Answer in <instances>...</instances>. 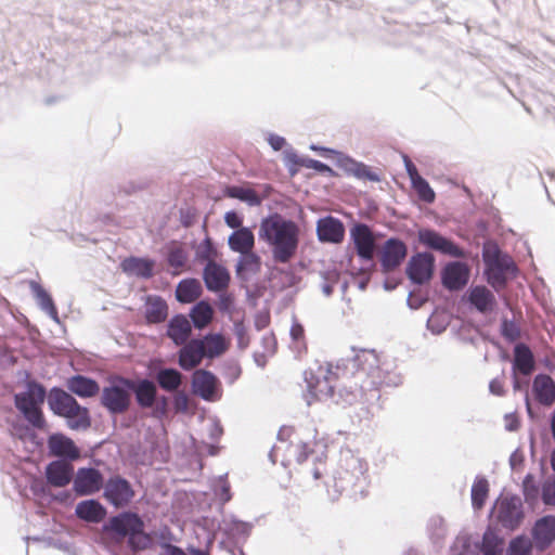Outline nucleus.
<instances>
[{
    "label": "nucleus",
    "mask_w": 555,
    "mask_h": 555,
    "mask_svg": "<svg viewBox=\"0 0 555 555\" xmlns=\"http://www.w3.org/2000/svg\"><path fill=\"white\" fill-rule=\"evenodd\" d=\"M259 236L272 247L274 260L286 263L296 254L299 229L294 221L273 215L262 220Z\"/></svg>",
    "instance_id": "1"
},
{
    "label": "nucleus",
    "mask_w": 555,
    "mask_h": 555,
    "mask_svg": "<svg viewBox=\"0 0 555 555\" xmlns=\"http://www.w3.org/2000/svg\"><path fill=\"white\" fill-rule=\"evenodd\" d=\"M103 529L116 542L128 538V545L134 552L150 548L153 543L152 537L144 532L143 520L134 513H121L109 518Z\"/></svg>",
    "instance_id": "2"
},
{
    "label": "nucleus",
    "mask_w": 555,
    "mask_h": 555,
    "mask_svg": "<svg viewBox=\"0 0 555 555\" xmlns=\"http://www.w3.org/2000/svg\"><path fill=\"white\" fill-rule=\"evenodd\" d=\"M351 371L353 385L362 391L377 389L384 383V371L378 356L371 350H361L345 366Z\"/></svg>",
    "instance_id": "3"
},
{
    "label": "nucleus",
    "mask_w": 555,
    "mask_h": 555,
    "mask_svg": "<svg viewBox=\"0 0 555 555\" xmlns=\"http://www.w3.org/2000/svg\"><path fill=\"white\" fill-rule=\"evenodd\" d=\"M367 464L350 450L343 452L335 473V487L341 492L354 488L365 478Z\"/></svg>",
    "instance_id": "4"
},
{
    "label": "nucleus",
    "mask_w": 555,
    "mask_h": 555,
    "mask_svg": "<svg viewBox=\"0 0 555 555\" xmlns=\"http://www.w3.org/2000/svg\"><path fill=\"white\" fill-rule=\"evenodd\" d=\"M134 380L117 377L102 390L101 403L112 414L125 413L131 404Z\"/></svg>",
    "instance_id": "5"
},
{
    "label": "nucleus",
    "mask_w": 555,
    "mask_h": 555,
    "mask_svg": "<svg viewBox=\"0 0 555 555\" xmlns=\"http://www.w3.org/2000/svg\"><path fill=\"white\" fill-rule=\"evenodd\" d=\"M46 391L40 385H33L27 391L15 395V405L25 418L36 428L46 426L40 404L43 403Z\"/></svg>",
    "instance_id": "6"
},
{
    "label": "nucleus",
    "mask_w": 555,
    "mask_h": 555,
    "mask_svg": "<svg viewBox=\"0 0 555 555\" xmlns=\"http://www.w3.org/2000/svg\"><path fill=\"white\" fill-rule=\"evenodd\" d=\"M485 262L487 264L488 282L494 288H502L505 286L507 276L514 274L517 270L513 259L495 249L492 253L483 254Z\"/></svg>",
    "instance_id": "7"
},
{
    "label": "nucleus",
    "mask_w": 555,
    "mask_h": 555,
    "mask_svg": "<svg viewBox=\"0 0 555 555\" xmlns=\"http://www.w3.org/2000/svg\"><path fill=\"white\" fill-rule=\"evenodd\" d=\"M336 370L339 371L340 366L337 365ZM337 378H339V373L333 372L331 366L325 372L320 369L318 374L312 371L305 373L308 391L317 400L331 398L334 395L333 382Z\"/></svg>",
    "instance_id": "8"
},
{
    "label": "nucleus",
    "mask_w": 555,
    "mask_h": 555,
    "mask_svg": "<svg viewBox=\"0 0 555 555\" xmlns=\"http://www.w3.org/2000/svg\"><path fill=\"white\" fill-rule=\"evenodd\" d=\"M495 517L503 527L516 529L524 518L520 499L513 496L499 500L495 504Z\"/></svg>",
    "instance_id": "9"
},
{
    "label": "nucleus",
    "mask_w": 555,
    "mask_h": 555,
    "mask_svg": "<svg viewBox=\"0 0 555 555\" xmlns=\"http://www.w3.org/2000/svg\"><path fill=\"white\" fill-rule=\"evenodd\" d=\"M103 475L92 467H80L73 479V489L77 495H91L103 488Z\"/></svg>",
    "instance_id": "10"
},
{
    "label": "nucleus",
    "mask_w": 555,
    "mask_h": 555,
    "mask_svg": "<svg viewBox=\"0 0 555 555\" xmlns=\"http://www.w3.org/2000/svg\"><path fill=\"white\" fill-rule=\"evenodd\" d=\"M133 496L131 485L119 476L111 477L104 486L105 500L117 508L127 506Z\"/></svg>",
    "instance_id": "11"
},
{
    "label": "nucleus",
    "mask_w": 555,
    "mask_h": 555,
    "mask_svg": "<svg viewBox=\"0 0 555 555\" xmlns=\"http://www.w3.org/2000/svg\"><path fill=\"white\" fill-rule=\"evenodd\" d=\"M435 258L428 253H418L411 257L406 274L409 279L415 284L427 283L434 273Z\"/></svg>",
    "instance_id": "12"
},
{
    "label": "nucleus",
    "mask_w": 555,
    "mask_h": 555,
    "mask_svg": "<svg viewBox=\"0 0 555 555\" xmlns=\"http://www.w3.org/2000/svg\"><path fill=\"white\" fill-rule=\"evenodd\" d=\"M406 245L398 238H389L385 242L379 261L383 272L389 273L396 270L406 257Z\"/></svg>",
    "instance_id": "13"
},
{
    "label": "nucleus",
    "mask_w": 555,
    "mask_h": 555,
    "mask_svg": "<svg viewBox=\"0 0 555 555\" xmlns=\"http://www.w3.org/2000/svg\"><path fill=\"white\" fill-rule=\"evenodd\" d=\"M418 241L426 247L440 251L441 254L452 257H463V250L452 241L446 238L438 232L430 229H422L418 231Z\"/></svg>",
    "instance_id": "14"
},
{
    "label": "nucleus",
    "mask_w": 555,
    "mask_h": 555,
    "mask_svg": "<svg viewBox=\"0 0 555 555\" xmlns=\"http://www.w3.org/2000/svg\"><path fill=\"white\" fill-rule=\"evenodd\" d=\"M350 236L358 256L366 261H372L375 251V237L371 229L364 223H358L350 230Z\"/></svg>",
    "instance_id": "15"
},
{
    "label": "nucleus",
    "mask_w": 555,
    "mask_h": 555,
    "mask_svg": "<svg viewBox=\"0 0 555 555\" xmlns=\"http://www.w3.org/2000/svg\"><path fill=\"white\" fill-rule=\"evenodd\" d=\"M205 358V348L199 338H194L182 345L178 353V364L184 371L197 367Z\"/></svg>",
    "instance_id": "16"
},
{
    "label": "nucleus",
    "mask_w": 555,
    "mask_h": 555,
    "mask_svg": "<svg viewBox=\"0 0 555 555\" xmlns=\"http://www.w3.org/2000/svg\"><path fill=\"white\" fill-rule=\"evenodd\" d=\"M203 278L206 287L211 292H221L229 286V271L221 264L209 260L204 269Z\"/></svg>",
    "instance_id": "17"
},
{
    "label": "nucleus",
    "mask_w": 555,
    "mask_h": 555,
    "mask_svg": "<svg viewBox=\"0 0 555 555\" xmlns=\"http://www.w3.org/2000/svg\"><path fill=\"white\" fill-rule=\"evenodd\" d=\"M317 234L321 242L339 244L345 237V227L340 220L328 216L318 221Z\"/></svg>",
    "instance_id": "18"
},
{
    "label": "nucleus",
    "mask_w": 555,
    "mask_h": 555,
    "mask_svg": "<svg viewBox=\"0 0 555 555\" xmlns=\"http://www.w3.org/2000/svg\"><path fill=\"white\" fill-rule=\"evenodd\" d=\"M469 280V269L463 262H451L442 271V283L450 291L463 288Z\"/></svg>",
    "instance_id": "19"
},
{
    "label": "nucleus",
    "mask_w": 555,
    "mask_h": 555,
    "mask_svg": "<svg viewBox=\"0 0 555 555\" xmlns=\"http://www.w3.org/2000/svg\"><path fill=\"white\" fill-rule=\"evenodd\" d=\"M534 545L544 551L555 541V517L544 516L537 520L532 529Z\"/></svg>",
    "instance_id": "20"
},
{
    "label": "nucleus",
    "mask_w": 555,
    "mask_h": 555,
    "mask_svg": "<svg viewBox=\"0 0 555 555\" xmlns=\"http://www.w3.org/2000/svg\"><path fill=\"white\" fill-rule=\"evenodd\" d=\"M194 391L205 400H212L218 389V378L209 371L197 370L192 377Z\"/></svg>",
    "instance_id": "21"
},
{
    "label": "nucleus",
    "mask_w": 555,
    "mask_h": 555,
    "mask_svg": "<svg viewBox=\"0 0 555 555\" xmlns=\"http://www.w3.org/2000/svg\"><path fill=\"white\" fill-rule=\"evenodd\" d=\"M50 453L57 457H67L77 460L80 457V451L75 442L63 434H53L48 439Z\"/></svg>",
    "instance_id": "22"
},
{
    "label": "nucleus",
    "mask_w": 555,
    "mask_h": 555,
    "mask_svg": "<svg viewBox=\"0 0 555 555\" xmlns=\"http://www.w3.org/2000/svg\"><path fill=\"white\" fill-rule=\"evenodd\" d=\"M74 467L64 461H53L46 468L48 482L57 488L66 487L73 479Z\"/></svg>",
    "instance_id": "23"
},
{
    "label": "nucleus",
    "mask_w": 555,
    "mask_h": 555,
    "mask_svg": "<svg viewBox=\"0 0 555 555\" xmlns=\"http://www.w3.org/2000/svg\"><path fill=\"white\" fill-rule=\"evenodd\" d=\"M467 300L481 313L492 312L496 305L495 296L483 285L472 286L467 293Z\"/></svg>",
    "instance_id": "24"
},
{
    "label": "nucleus",
    "mask_w": 555,
    "mask_h": 555,
    "mask_svg": "<svg viewBox=\"0 0 555 555\" xmlns=\"http://www.w3.org/2000/svg\"><path fill=\"white\" fill-rule=\"evenodd\" d=\"M534 399L544 406H551L555 402V382L546 374H539L532 384Z\"/></svg>",
    "instance_id": "25"
},
{
    "label": "nucleus",
    "mask_w": 555,
    "mask_h": 555,
    "mask_svg": "<svg viewBox=\"0 0 555 555\" xmlns=\"http://www.w3.org/2000/svg\"><path fill=\"white\" fill-rule=\"evenodd\" d=\"M228 243L233 251L240 253L242 255H247L255 260L258 259L257 256L251 254V250L254 249L255 246V236L250 229L241 228L234 231L229 236Z\"/></svg>",
    "instance_id": "26"
},
{
    "label": "nucleus",
    "mask_w": 555,
    "mask_h": 555,
    "mask_svg": "<svg viewBox=\"0 0 555 555\" xmlns=\"http://www.w3.org/2000/svg\"><path fill=\"white\" fill-rule=\"evenodd\" d=\"M535 370V360L531 349L522 343L514 347L513 372L529 376Z\"/></svg>",
    "instance_id": "27"
},
{
    "label": "nucleus",
    "mask_w": 555,
    "mask_h": 555,
    "mask_svg": "<svg viewBox=\"0 0 555 555\" xmlns=\"http://www.w3.org/2000/svg\"><path fill=\"white\" fill-rule=\"evenodd\" d=\"M192 333V326L189 319L183 314L172 317L167 326V336L177 345L182 346Z\"/></svg>",
    "instance_id": "28"
},
{
    "label": "nucleus",
    "mask_w": 555,
    "mask_h": 555,
    "mask_svg": "<svg viewBox=\"0 0 555 555\" xmlns=\"http://www.w3.org/2000/svg\"><path fill=\"white\" fill-rule=\"evenodd\" d=\"M75 512L78 518L94 524L102 521L106 516L105 507L95 500L79 502Z\"/></svg>",
    "instance_id": "29"
},
{
    "label": "nucleus",
    "mask_w": 555,
    "mask_h": 555,
    "mask_svg": "<svg viewBox=\"0 0 555 555\" xmlns=\"http://www.w3.org/2000/svg\"><path fill=\"white\" fill-rule=\"evenodd\" d=\"M66 386L69 391L80 398H91L100 391V386L94 379L82 375H75L68 378Z\"/></svg>",
    "instance_id": "30"
},
{
    "label": "nucleus",
    "mask_w": 555,
    "mask_h": 555,
    "mask_svg": "<svg viewBox=\"0 0 555 555\" xmlns=\"http://www.w3.org/2000/svg\"><path fill=\"white\" fill-rule=\"evenodd\" d=\"M155 262L146 258L129 257L122 260L121 269L128 274L150 279L153 276Z\"/></svg>",
    "instance_id": "31"
},
{
    "label": "nucleus",
    "mask_w": 555,
    "mask_h": 555,
    "mask_svg": "<svg viewBox=\"0 0 555 555\" xmlns=\"http://www.w3.org/2000/svg\"><path fill=\"white\" fill-rule=\"evenodd\" d=\"M168 317V306L159 296H147L145 301V318L147 323L157 324Z\"/></svg>",
    "instance_id": "32"
},
{
    "label": "nucleus",
    "mask_w": 555,
    "mask_h": 555,
    "mask_svg": "<svg viewBox=\"0 0 555 555\" xmlns=\"http://www.w3.org/2000/svg\"><path fill=\"white\" fill-rule=\"evenodd\" d=\"M77 400L68 392L54 388L49 396V405L54 414L62 416L69 412L72 408H76Z\"/></svg>",
    "instance_id": "33"
},
{
    "label": "nucleus",
    "mask_w": 555,
    "mask_h": 555,
    "mask_svg": "<svg viewBox=\"0 0 555 555\" xmlns=\"http://www.w3.org/2000/svg\"><path fill=\"white\" fill-rule=\"evenodd\" d=\"M203 293L202 285L196 279H185L179 282L176 288V298L182 304H191L197 300Z\"/></svg>",
    "instance_id": "34"
},
{
    "label": "nucleus",
    "mask_w": 555,
    "mask_h": 555,
    "mask_svg": "<svg viewBox=\"0 0 555 555\" xmlns=\"http://www.w3.org/2000/svg\"><path fill=\"white\" fill-rule=\"evenodd\" d=\"M132 392L135 395L138 404L141 408L147 409L153 406L156 399L157 389L153 382L149 379H142L138 383L134 382Z\"/></svg>",
    "instance_id": "35"
},
{
    "label": "nucleus",
    "mask_w": 555,
    "mask_h": 555,
    "mask_svg": "<svg viewBox=\"0 0 555 555\" xmlns=\"http://www.w3.org/2000/svg\"><path fill=\"white\" fill-rule=\"evenodd\" d=\"M63 417L67 420L68 427L74 430L87 429L91 426L89 410L78 402L76 408H72Z\"/></svg>",
    "instance_id": "36"
},
{
    "label": "nucleus",
    "mask_w": 555,
    "mask_h": 555,
    "mask_svg": "<svg viewBox=\"0 0 555 555\" xmlns=\"http://www.w3.org/2000/svg\"><path fill=\"white\" fill-rule=\"evenodd\" d=\"M201 340L205 348V357L209 359L220 357L229 348L228 341L221 334H208Z\"/></svg>",
    "instance_id": "37"
},
{
    "label": "nucleus",
    "mask_w": 555,
    "mask_h": 555,
    "mask_svg": "<svg viewBox=\"0 0 555 555\" xmlns=\"http://www.w3.org/2000/svg\"><path fill=\"white\" fill-rule=\"evenodd\" d=\"M190 318L196 328L203 330L212 321L214 309L207 301L202 300L191 309Z\"/></svg>",
    "instance_id": "38"
},
{
    "label": "nucleus",
    "mask_w": 555,
    "mask_h": 555,
    "mask_svg": "<svg viewBox=\"0 0 555 555\" xmlns=\"http://www.w3.org/2000/svg\"><path fill=\"white\" fill-rule=\"evenodd\" d=\"M224 195L231 198H237L247 203L249 206H258L261 204L262 198L255 190L248 186L232 185L224 190Z\"/></svg>",
    "instance_id": "39"
},
{
    "label": "nucleus",
    "mask_w": 555,
    "mask_h": 555,
    "mask_svg": "<svg viewBox=\"0 0 555 555\" xmlns=\"http://www.w3.org/2000/svg\"><path fill=\"white\" fill-rule=\"evenodd\" d=\"M504 547V539L498 532L488 528L483 533L481 552L483 555H501Z\"/></svg>",
    "instance_id": "40"
},
{
    "label": "nucleus",
    "mask_w": 555,
    "mask_h": 555,
    "mask_svg": "<svg viewBox=\"0 0 555 555\" xmlns=\"http://www.w3.org/2000/svg\"><path fill=\"white\" fill-rule=\"evenodd\" d=\"M159 387L166 391H175L182 384V374L175 369H163L156 375Z\"/></svg>",
    "instance_id": "41"
},
{
    "label": "nucleus",
    "mask_w": 555,
    "mask_h": 555,
    "mask_svg": "<svg viewBox=\"0 0 555 555\" xmlns=\"http://www.w3.org/2000/svg\"><path fill=\"white\" fill-rule=\"evenodd\" d=\"M168 264L175 270V273H180L185 267L188 261V254L183 246L178 242H172L168 246L167 254Z\"/></svg>",
    "instance_id": "42"
},
{
    "label": "nucleus",
    "mask_w": 555,
    "mask_h": 555,
    "mask_svg": "<svg viewBox=\"0 0 555 555\" xmlns=\"http://www.w3.org/2000/svg\"><path fill=\"white\" fill-rule=\"evenodd\" d=\"M489 493L487 479H476L472 487V504L475 509H481Z\"/></svg>",
    "instance_id": "43"
},
{
    "label": "nucleus",
    "mask_w": 555,
    "mask_h": 555,
    "mask_svg": "<svg viewBox=\"0 0 555 555\" xmlns=\"http://www.w3.org/2000/svg\"><path fill=\"white\" fill-rule=\"evenodd\" d=\"M532 541L525 535H518L509 542L506 555H531Z\"/></svg>",
    "instance_id": "44"
},
{
    "label": "nucleus",
    "mask_w": 555,
    "mask_h": 555,
    "mask_svg": "<svg viewBox=\"0 0 555 555\" xmlns=\"http://www.w3.org/2000/svg\"><path fill=\"white\" fill-rule=\"evenodd\" d=\"M501 334L509 343L520 338V327L512 320L504 319L501 324Z\"/></svg>",
    "instance_id": "45"
},
{
    "label": "nucleus",
    "mask_w": 555,
    "mask_h": 555,
    "mask_svg": "<svg viewBox=\"0 0 555 555\" xmlns=\"http://www.w3.org/2000/svg\"><path fill=\"white\" fill-rule=\"evenodd\" d=\"M413 186L416 190L418 196L427 202L431 203L435 199V192L429 186L428 182L424 178H418L416 181L413 182Z\"/></svg>",
    "instance_id": "46"
},
{
    "label": "nucleus",
    "mask_w": 555,
    "mask_h": 555,
    "mask_svg": "<svg viewBox=\"0 0 555 555\" xmlns=\"http://www.w3.org/2000/svg\"><path fill=\"white\" fill-rule=\"evenodd\" d=\"M542 500L546 505H555V479L544 482L542 487Z\"/></svg>",
    "instance_id": "47"
},
{
    "label": "nucleus",
    "mask_w": 555,
    "mask_h": 555,
    "mask_svg": "<svg viewBox=\"0 0 555 555\" xmlns=\"http://www.w3.org/2000/svg\"><path fill=\"white\" fill-rule=\"evenodd\" d=\"M36 297L39 300L40 305L44 309L54 310L53 300L50 295L40 286H36Z\"/></svg>",
    "instance_id": "48"
},
{
    "label": "nucleus",
    "mask_w": 555,
    "mask_h": 555,
    "mask_svg": "<svg viewBox=\"0 0 555 555\" xmlns=\"http://www.w3.org/2000/svg\"><path fill=\"white\" fill-rule=\"evenodd\" d=\"M224 221H225L227 225L230 227L231 229L238 230L242 228V222H243L242 217L235 211L225 212Z\"/></svg>",
    "instance_id": "49"
},
{
    "label": "nucleus",
    "mask_w": 555,
    "mask_h": 555,
    "mask_svg": "<svg viewBox=\"0 0 555 555\" xmlns=\"http://www.w3.org/2000/svg\"><path fill=\"white\" fill-rule=\"evenodd\" d=\"M533 477L531 475H527L524 479V492L526 499L534 498L537 495V488L532 485Z\"/></svg>",
    "instance_id": "50"
},
{
    "label": "nucleus",
    "mask_w": 555,
    "mask_h": 555,
    "mask_svg": "<svg viewBox=\"0 0 555 555\" xmlns=\"http://www.w3.org/2000/svg\"><path fill=\"white\" fill-rule=\"evenodd\" d=\"M291 336L295 341H304L305 340V328L298 323L294 322L291 327Z\"/></svg>",
    "instance_id": "51"
},
{
    "label": "nucleus",
    "mask_w": 555,
    "mask_h": 555,
    "mask_svg": "<svg viewBox=\"0 0 555 555\" xmlns=\"http://www.w3.org/2000/svg\"><path fill=\"white\" fill-rule=\"evenodd\" d=\"M356 175L359 177V178H365L370 181H377L378 180V177L372 172L367 166L361 164L358 166L357 168V171H356Z\"/></svg>",
    "instance_id": "52"
},
{
    "label": "nucleus",
    "mask_w": 555,
    "mask_h": 555,
    "mask_svg": "<svg viewBox=\"0 0 555 555\" xmlns=\"http://www.w3.org/2000/svg\"><path fill=\"white\" fill-rule=\"evenodd\" d=\"M489 388L493 395H496V396L504 395V383L499 378L492 379L490 382Z\"/></svg>",
    "instance_id": "53"
},
{
    "label": "nucleus",
    "mask_w": 555,
    "mask_h": 555,
    "mask_svg": "<svg viewBox=\"0 0 555 555\" xmlns=\"http://www.w3.org/2000/svg\"><path fill=\"white\" fill-rule=\"evenodd\" d=\"M505 427L511 431L519 427V421L515 414L505 415Z\"/></svg>",
    "instance_id": "54"
},
{
    "label": "nucleus",
    "mask_w": 555,
    "mask_h": 555,
    "mask_svg": "<svg viewBox=\"0 0 555 555\" xmlns=\"http://www.w3.org/2000/svg\"><path fill=\"white\" fill-rule=\"evenodd\" d=\"M269 143L272 146L273 150L280 151L285 145V139L279 135H271L269 138Z\"/></svg>",
    "instance_id": "55"
},
{
    "label": "nucleus",
    "mask_w": 555,
    "mask_h": 555,
    "mask_svg": "<svg viewBox=\"0 0 555 555\" xmlns=\"http://www.w3.org/2000/svg\"><path fill=\"white\" fill-rule=\"evenodd\" d=\"M160 555H186L183 550L172 544L164 545V553Z\"/></svg>",
    "instance_id": "56"
},
{
    "label": "nucleus",
    "mask_w": 555,
    "mask_h": 555,
    "mask_svg": "<svg viewBox=\"0 0 555 555\" xmlns=\"http://www.w3.org/2000/svg\"><path fill=\"white\" fill-rule=\"evenodd\" d=\"M296 448L298 450H300V452L298 454V457H297V461L299 463L306 461L308 455H309V453H310L309 447L306 443H301V444H297Z\"/></svg>",
    "instance_id": "57"
},
{
    "label": "nucleus",
    "mask_w": 555,
    "mask_h": 555,
    "mask_svg": "<svg viewBox=\"0 0 555 555\" xmlns=\"http://www.w3.org/2000/svg\"><path fill=\"white\" fill-rule=\"evenodd\" d=\"M406 171L411 178L412 183L416 181L421 176L417 172L416 167L413 165L411 160H406Z\"/></svg>",
    "instance_id": "58"
},
{
    "label": "nucleus",
    "mask_w": 555,
    "mask_h": 555,
    "mask_svg": "<svg viewBox=\"0 0 555 555\" xmlns=\"http://www.w3.org/2000/svg\"><path fill=\"white\" fill-rule=\"evenodd\" d=\"M310 167L314 168L319 171H330L331 170V168L327 165L321 163L320 160H311Z\"/></svg>",
    "instance_id": "59"
},
{
    "label": "nucleus",
    "mask_w": 555,
    "mask_h": 555,
    "mask_svg": "<svg viewBox=\"0 0 555 555\" xmlns=\"http://www.w3.org/2000/svg\"><path fill=\"white\" fill-rule=\"evenodd\" d=\"M517 374H518V372H513V378H514L513 388L516 391L520 389V382H519V379L517 377Z\"/></svg>",
    "instance_id": "60"
},
{
    "label": "nucleus",
    "mask_w": 555,
    "mask_h": 555,
    "mask_svg": "<svg viewBox=\"0 0 555 555\" xmlns=\"http://www.w3.org/2000/svg\"><path fill=\"white\" fill-rule=\"evenodd\" d=\"M551 430H552L553 438L555 440V412L553 413L552 420H551Z\"/></svg>",
    "instance_id": "61"
},
{
    "label": "nucleus",
    "mask_w": 555,
    "mask_h": 555,
    "mask_svg": "<svg viewBox=\"0 0 555 555\" xmlns=\"http://www.w3.org/2000/svg\"><path fill=\"white\" fill-rule=\"evenodd\" d=\"M192 555H208V553L202 550H193Z\"/></svg>",
    "instance_id": "62"
},
{
    "label": "nucleus",
    "mask_w": 555,
    "mask_h": 555,
    "mask_svg": "<svg viewBox=\"0 0 555 555\" xmlns=\"http://www.w3.org/2000/svg\"><path fill=\"white\" fill-rule=\"evenodd\" d=\"M321 476H322V473H321L318 468H317V469H314V472H313V477H314L315 479H320V478H321Z\"/></svg>",
    "instance_id": "63"
},
{
    "label": "nucleus",
    "mask_w": 555,
    "mask_h": 555,
    "mask_svg": "<svg viewBox=\"0 0 555 555\" xmlns=\"http://www.w3.org/2000/svg\"><path fill=\"white\" fill-rule=\"evenodd\" d=\"M551 465H552V468L555 470V450H554V452L552 453V456H551Z\"/></svg>",
    "instance_id": "64"
}]
</instances>
